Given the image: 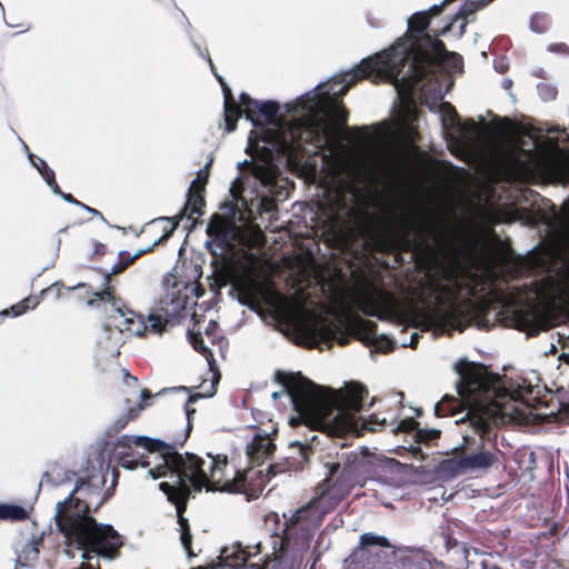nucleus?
<instances>
[{"label":"nucleus","mask_w":569,"mask_h":569,"mask_svg":"<svg viewBox=\"0 0 569 569\" xmlns=\"http://www.w3.org/2000/svg\"><path fill=\"white\" fill-rule=\"evenodd\" d=\"M443 541L446 545L447 550H450L455 547H457L458 542L448 532H442Z\"/></svg>","instance_id":"4d7b16f0"},{"label":"nucleus","mask_w":569,"mask_h":569,"mask_svg":"<svg viewBox=\"0 0 569 569\" xmlns=\"http://www.w3.org/2000/svg\"><path fill=\"white\" fill-rule=\"evenodd\" d=\"M207 232H208L209 236H213L216 233L213 221H211L208 224Z\"/></svg>","instance_id":"338daca9"},{"label":"nucleus","mask_w":569,"mask_h":569,"mask_svg":"<svg viewBox=\"0 0 569 569\" xmlns=\"http://www.w3.org/2000/svg\"><path fill=\"white\" fill-rule=\"evenodd\" d=\"M393 453L400 457H408L420 461L425 460L426 458L413 437L409 439L405 438L402 445H397L393 448Z\"/></svg>","instance_id":"a878e982"},{"label":"nucleus","mask_w":569,"mask_h":569,"mask_svg":"<svg viewBox=\"0 0 569 569\" xmlns=\"http://www.w3.org/2000/svg\"><path fill=\"white\" fill-rule=\"evenodd\" d=\"M133 447H141L149 453L157 455L159 462L149 472L153 479L171 473L184 475L187 470L191 471L192 488L201 491H224L230 493H241L246 491V476L237 472L232 480L222 482L221 476L223 468L228 465L227 456L211 457V467L209 475L203 470L204 461L193 453H179L176 446L169 445L160 439H152L146 436H122L113 447L112 456L114 460L123 468L136 469L138 466L148 467L149 461L146 455L138 453Z\"/></svg>","instance_id":"423d86ee"},{"label":"nucleus","mask_w":569,"mask_h":569,"mask_svg":"<svg viewBox=\"0 0 569 569\" xmlns=\"http://www.w3.org/2000/svg\"><path fill=\"white\" fill-rule=\"evenodd\" d=\"M210 167V162L207 163L206 168L203 170H200L197 174V178L191 182L189 187V192H198L204 194L206 184L208 182V168Z\"/></svg>","instance_id":"ea45409f"},{"label":"nucleus","mask_w":569,"mask_h":569,"mask_svg":"<svg viewBox=\"0 0 569 569\" xmlns=\"http://www.w3.org/2000/svg\"><path fill=\"white\" fill-rule=\"evenodd\" d=\"M107 253V246L101 242L94 243L93 256L102 257Z\"/></svg>","instance_id":"13d9d810"},{"label":"nucleus","mask_w":569,"mask_h":569,"mask_svg":"<svg viewBox=\"0 0 569 569\" xmlns=\"http://www.w3.org/2000/svg\"><path fill=\"white\" fill-rule=\"evenodd\" d=\"M29 518V512L18 505H0V520L23 521Z\"/></svg>","instance_id":"2f4dec72"},{"label":"nucleus","mask_w":569,"mask_h":569,"mask_svg":"<svg viewBox=\"0 0 569 569\" xmlns=\"http://www.w3.org/2000/svg\"><path fill=\"white\" fill-rule=\"evenodd\" d=\"M332 511L315 495L309 502L298 508L286 519L281 549L307 550L326 516Z\"/></svg>","instance_id":"9d476101"},{"label":"nucleus","mask_w":569,"mask_h":569,"mask_svg":"<svg viewBox=\"0 0 569 569\" xmlns=\"http://www.w3.org/2000/svg\"><path fill=\"white\" fill-rule=\"evenodd\" d=\"M537 312L533 308H516L512 311L511 318L515 327L519 330H527L535 326L537 321Z\"/></svg>","instance_id":"393cba45"},{"label":"nucleus","mask_w":569,"mask_h":569,"mask_svg":"<svg viewBox=\"0 0 569 569\" xmlns=\"http://www.w3.org/2000/svg\"><path fill=\"white\" fill-rule=\"evenodd\" d=\"M144 409L142 403H138L134 407H131L127 410L126 413L121 415L110 426V431L113 433L120 432L124 429L130 421L136 420L140 412Z\"/></svg>","instance_id":"7c9ffc66"},{"label":"nucleus","mask_w":569,"mask_h":569,"mask_svg":"<svg viewBox=\"0 0 569 569\" xmlns=\"http://www.w3.org/2000/svg\"><path fill=\"white\" fill-rule=\"evenodd\" d=\"M465 405V400L460 397L443 396L442 399L436 405L435 413L438 417L455 416L459 412Z\"/></svg>","instance_id":"b1692460"},{"label":"nucleus","mask_w":569,"mask_h":569,"mask_svg":"<svg viewBox=\"0 0 569 569\" xmlns=\"http://www.w3.org/2000/svg\"><path fill=\"white\" fill-rule=\"evenodd\" d=\"M112 312L107 317V328L108 330L116 329L120 332H127L132 336H141L142 328L139 323L137 327L126 326V306L122 303H117L112 306Z\"/></svg>","instance_id":"5701e85b"},{"label":"nucleus","mask_w":569,"mask_h":569,"mask_svg":"<svg viewBox=\"0 0 569 569\" xmlns=\"http://www.w3.org/2000/svg\"><path fill=\"white\" fill-rule=\"evenodd\" d=\"M393 569H435V567L423 552L406 551L393 546Z\"/></svg>","instance_id":"6ab92c4d"},{"label":"nucleus","mask_w":569,"mask_h":569,"mask_svg":"<svg viewBox=\"0 0 569 569\" xmlns=\"http://www.w3.org/2000/svg\"><path fill=\"white\" fill-rule=\"evenodd\" d=\"M289 449V456L269 466L268 475L274 477L280 473L301 471L313 453L312 445L301 441H292Z\"/></svg>","instance_id":"f3484780"},{"label":"nucleus","mask_w":569,"mask_h":569,"mask_svg":"<svg viewBox=\"0 0 569 569\" xmlns=\"http://www.w3.org/2000/svg\"><path fill=\"white\" fill-rule=\"evenodd\" d=\"M89 558L88 559H84L82 557V559L84 560L83 562L80 563V566L76 569H101L100 568V563H99V560L97 559L96 563H92L91 560L97 557L99 558L100 556H97L94 552H90L89 555Z\"/></svg>","instance_id":"864d4df0"},{"label":"nucleus","mask_w":569,"mask_h":569,"mask_svg":"<svg viewBox=\"0 0 569 569\" xmlns=\"http://www.w3.org/2000/svg\"><path fill=\"white\" fill-rule=\"evenodd\" d=\"M299 332L309 340V348H319V343L331 346L333 341L346 347L356 339L365 346L373 347L376 351L391 352V338L377 336V323L351 310L338 313L333 320L321 318L313 322H303Z\"/></svg>","instance_id":"0eeeda50"},{"label":"nucleus","mask_w":569,"mask_h":569,"mask_svg":"<svg viewBox=\"0 0 569 569\" xmlns=\"http://www.w3.org/2000/svg\"><path fill=\"white\" fill-rule=\"evenodd\" d=\"M467 469L465 466L463 457L443 459L439 463V472L446 478H455L458 475L465 473Z\"/></svg>","instance_id":"bb28decb"},{"label":"nucleus","mask_w":569,"mask_h":569,"mask_svg":"<svg viewBox=\"0 0 569 569\" xmlns=\"http://www.w3.org/2000/svg\"><path fill=\"white\" fill-rule=\"evenodd\" d=\"M39 541L32 540L26 543L18 555L17 558V565L27 567L30 565V562H33L39 557V548H38Z\"/></svg>","instance_id":"72a5a7b5"},{"label":"nucleus","mask_w":569,"mask_h":569,"mask_svg":"<svg viewBox=\"0 0 569 569\" xmlns=\"http://www.w3.org/2000/svg\"><path fill=\"white\" fill-rule=\"evenodd\" d=\"M412 253L417 266L425 271L421 283V312L428 328L440 331L462 332L470 325L488 328L490 303L487 299L473 300L478 276L455 257L439 256V248L429 241L435 226L427 218L416 222Z\"/></svg>","instance_id":"f03ea898"},{"label":"nucleus","mask_w":569,"mask_h":569,"mask_svg":"<svg viewBox=\"0 0 569 569\" xmlns=\"http://www.w3.org/2000/svg\"><path fill=\"white\" fill-rule=\"evenodd\" d=\"M62 289H63V284H61L59 282L52 283L50 287H48L41 291V298L46 299V298L52 296L53 298L58 299L62 293Z\"/></svg>","instance_id":"8fccbe9b"},{"label":"nucleus","mask_w":569,"mask_h":569,"mask_svg":"<svg viewBox=\"0 0 569 569\" xmlns=\"http://www.w3.org/2000/svg\"><path fill=\"white\" fill-rule=\"evenodd\" d=\"M337 462H326V478L316 487L315 495L329 509L335 510L361 483L360 471L363 458L353 451L342 452Z\"/></svg>","instance_id":"1a4fd4ad"},{"label":"nucleus","mask_w":569,"mask_h":569,"mask_svg":"<svg viewBox=\"0 0 569 569\" xmlns=\"http://www.w3.org/2000/svg\"><path fill=\"white\" fill-rule=\"evenodd\" d=\"M419 428V422L413 418H405L402 419L398 427L393 429V436L403 435L405 438H412V433L416 432Z\"/></svg>","instance_id":"4c0bfd02"},{"label":"nucleus","mask_w":569,"mask_h":569,"mask_svg":"<svg viewBox=\"0 0 569 569\" xmlns=\"http://www.w3.org/2000/svg\"><path fill=\"white\" fill-rule=\"evenodd\" d=\"M391 542L387 537L366 532L360 536L359 545L345 560L347 569H391L388 549Z\"/></svg>","instance_id":"9b49d317"},{"label":"nucleus","mask_w":569,"mask_h":569,"mask_svg":"<svg viewBox=\"0 0 569 569\" xmlns=\"http://www.w3.org/2000/svg\"><path fill=\"white\" fill-rule=\"evenodd\" d=\"M233 558L236 559V561L230 563V566H232V567L244 566L249 561L250 552L240 548L237 552L233 553Z\"/></svg>","instance_id":"603ef678"},{"label":"nucleus","mask_w":569,"mask_h":569,"mask_svg":"<svg viewBox=\"0 0 569 569\" xmlns=\"http://www.w3.org/2000/svg\"><path fill=\"white\" fill-rule=\"evenodd\" d=\"M440 110L442 114L450 119L451 126L453 123H459V114L457 113L456 108L450 102H442L440 104Z\"/></svg>","instance_id":"09e8293b"},{"label":"nucleus","mask_w":569,"mask_h":569,"mask_svg":"<svg viewBox=\"0 0 569 569\" xmlns=\"http://www.w3.org/2000/svg\"><path fill=\"white\" fill-rule=\"evenodd\" d=\"M538 93L543 101H550L557 97V88L549 83H539L537 86Z\"/></svg>","instance_id":"49530a36"},{"label":"nucleus","mask_w":569,"mask_h":569,"mask_svg":"<svg viewBox=\"0 0 569 569\" xmlns=\"http://www.w3.org/2000/svg\"><path fill=\"white\" fill-rule=\"evenodd\" d=\"M393 395L399 397L398 402H399L400 407L403 408L402 401H403V398H405V393L402 391H397V392L393 391Z\"/></svg>","instance_id":"69168bd1"},{"label":"nucleus","mask_w":569,"mask_h":569,"mask_svg":"<svg viewBox=\"0 0 569 569\" xmlns=\"http://www.w3.org/2000/svg\"><path fill=\"white\" fill-rule=\"evenodd\" d=\"M441 431L439 429H421L418 428L412 437L420 447L421 445L430 446L436 443V441L440 438Z\"/></svg>","instance_id":"c9c22d12"},{"label":"nucleus","mask_w":569,"mask_h":569,"mask_svg":"<svg viewBox=\"0 0 569 569\" xmlns=\"http://www.w3.org/2000/svg\"><path fill=\"white\" fill-rule=\"evenodd\" d=\"M430 23V14L416 12L408 19L406 33L393 41V246H398V133L418 120L416 87L446 53L445 42L438 39L440 33L428 32Z\"/></svg>","instance_id":"7ed1b4c3"},{"label":"nucleus","mask_w":569,"mask_h":569,"mask_svg":"<svg viewBox=\"0 0 569 569\" xmlns=\"http://www.w3.org/2000/svg\"><path fill=\"white\" fill-rule=\"evenodd\" d=\"M218 323L213 320L209 321L206 327L204 333L212 345L224 342V337L218 335Z\"/></svg>","instance_id":"a18cd8bd"},{"label":"nucleus","mask_w":569,"mask_h":569,"mask_svg":"<svg viewBox=\"0 0 569 569\" xmlns=\"http://www.w3.org/2000/svg\"><path fill=\"white\" fill-rule=\"evenodd\" d=\"M418 339H419V335L417 332H413L411 335V342H410L411 348H416V346L418 345Z\"/></svg>","instance_id":"0e129e2a"},{"label":"nucleus","mask_w":569,"mask_h":569,"mask_svg":"<svg viewBox=\"0 0 569 569\" xmlns=\"http://www.w3.org/2000/svg\"><path fill=\"white\" fill-rule=\"evenodd\" d=\"M150 397H151V395H150V391L148 389H143L141 391V398H142L143 401L149 399Z\"/></svg>","instance_id":"774afa93"},{"label":"nucleus","mask_w":569,"mask_h":569,"mask_svg":"<svg viewBox=\"0 0 569 569\" xmlns=\"http://www.w3.org/2000/svg\"><path fill=\"white\" fill-rule=\"evenodd\" d=\"M46 182L48 183V186H50V187H51V189H52V191H53L54 193L60 194V196H61V193H63V191H61V189H60L59 184H58V183H57V181H56V176L53 177V181L48 180V181H46Z\"/></svg>","instance_id":"680f3d73"},{"label":"nucleus","mask_w":569,"mask_h":569,"mask_svg":"<svg viewBox=\"0 0 569 569\" xmlns=\"http://www.w3.org/2000/svg\"><path fill=\"white\" fill-rule=\"evenodd\" d=\"M240 104L242 107V113L246 114V118L250 120L254 126L260 123V119H258V104L259 101L252 99L248 93L242 92L239 97Z\"/></svg>","instance_id":"473e14b6"},{"label":"nucleus","mask_w":569,"mask_h":569,"mask_svg":"<svg viewBox=\"0 0 569 569\" xmlns=\"http://www.w3.org/2000/svg\"><path fill=\"white\" fill-rule=\"evenodd\" d=\"M550 24L549 18L546 14L536 13L530 20V28L538 33H543L548 30Z\"/></svg>","instance_id":"c03bdc74"},{"label":"nucleus","mask_w":569,"mask_h":569,"mask_svg":"<svg viewBox=\"0 0 569 569\" xmlns=\"http://www.w3.org/2000/svg\"><path fill=\"white\" fill-rule=\"evenodd\" d=\"M189 341L192 348L202 355L208 361L209 366L212 367L214 363L213 353L208 346L204 345L202 333L200 331L189 330L188 331Z\"/></svg>","instance_id":"c85d7f7f"},{"label":"nucleus","mask_w":569,"mask_h":569,"mask_svg":"<svg viewBox=\"0 0 569 569\" xmlns=\"http://www.w3.org/2000/svg\"><path fill=\"white\" fill-rule=\"evenodd\" d=\"M382 313H383V316L381 318L391 320V295L390 293L386 295Z\"/></svg>","instance_id":"6e6d98bb"},{"label":"nucleus","mask_w":569,"mask_h":569,"mask_svg":"<svg viewBox=\"0 0 569 569\" xmlns=\"http://www.w3.org/2000/svg\"><path fill=\"white\" fill-rule=\"evenodd\" d=\"M106 475L91 470L77 480L73 490L56 506L54 522L68 548L82 551L84 559L90 552L113 559L122 547L121 536L111 525L99 523L96 513L112 496L103 491Z\"/></svg>","instance_id":"20e7f679"},{"label":"nucleus","mask_w":569,"mask_h":569,"mask_svg":"<svg viewBox=\"0 0 569 569\" xmlns=\"http://www.w3.org/2000/svg\"><path fill=\"white\" fill-rule=\"evenodd\" d=\"M39 301L37 300V298H33V297H27L24 299H22L21 301H19L18 303L11 306L9 309H4L2 311H0V323L8 317V316H13V317H19L21 315H23L24 312H27L29 309H33L38 306Z\"/></svg>","instance_id":"cd10ccee"},{"label":"nucleus","mask_w":569,"mask_h":569,"mask_svg":"<svg viewBox=\"0 0 569 569\" xmlns=\"http://www.w3.org/2000/svg\"><path fill=\"white\" fill-rule=\"evenodd\" d=\"M362 80L375 84L391 83V46L362 59L352 69L319 84L317 92L308 93L297 103L309 113L306 121L296 123L280 138V151L296 156L307 144L332 149L342 140L341 131L348 130L357 148V156L347 167L348 192L383 189V251L391 253V114L383 121L362 127H347L349 112L342 97Z\"/></svg>","instance_id":"f257e3e1"},{"label":"nucleus","mask_w":569,"mask_h":569,"mask_svg":"<svg viewBox=\"0 0 569 569\" xmlns=\"http://www.w3.org/2000/svg\"><path fill=\"white\" fill-rule=\"evenodd\" d=\"M242 114V107L237 101L224 102V122L226 131L232 132L237 128L239 118Z\"/></svg>","instance_id":"c756f323"},{"label":"nucleus","mask_w":569,"mask_h":569,"mask_svg":"<svg viewBox=\"0 0 569 569\" xmlns=\"http://www.w3.org/2000/svg\"><path fill=\"white\" fill-rule=\"evenodd\" d=\"M76 476L77 473L74 471L63 468L58 462H51L41 477L39 488L43 485L59 487L66 482L72 481Z\"/></svg>","instance_id":"4be33fe9"},{"label":"nucleus","mask_w":569,"mask_h":569,"mask_svg":"<svg viewBox=\"0 0 569 569\" xmlns=\"http://www.w3.org/2000/svg\"><path fill=\"white\" fill-rule=\"evenodd\" d=\"M279 112V104L276 101H264L259 102L258 104V119L260 117L268 123H271L276 120L277 114Z\"/></svg>","instance_id":"e433bc0d"},{"label":"nucleus","mask_w":569,"mask_h":569,"mask_svg":"<svg viewBox=\"0 0 569 569\" xmlns=\"http://www.w3.org/2000/svg\"><path fill=\"white\" fill-rule=\"evenodd\" d=\"M33 164L38 169L44 181H53V177L56 176V173L43 159L38 158V162H33Z\"/></svg>","instance_id":"de8ad7c7"},{"label":"nucleus","mask_w":569,"mask_h":569,"mask_svg":"<svg viewBox=\"0 0 569 569\" xmlns=\"http://www.w3.org/2000/svg\"><path fill=\"white\" fill-rule=\"evenodd\" d=\"M455 369L459 375L456 385L458 396L465 400L468 408L467 421L483 437L492 421L493 413L489 405L496 399L500 377L491 372L486 365L468 360L458 361Z\"/></svg>","instance_id":"6e6552de"},{"label":"nucleus","mask_w":569,"mask_h":569,"mask_svg":"<svg viewBox=\"0 0 569 569\" xmlns=\"http://www.w3.org/2000/svg\"><path fill=\"white\" fill-rule=\"evenodd\" d=\"M447 59L448 62L450 63V66L452 67V69H455L456 71H459V72H462L463 71V58L461 54L457 53V52H448L446 50V53L440 58L439 62L432 68L435 69L436 67H438L439 64H441V62ZM433 70H431L432 72Z\"/></svg>","instance_id":"37998d69"},{"label":"nucleus","mask_w":569,"mask_h":569,"mask_svg":"<svg viewBox=\"0 0 569 569\" xmlns=\"http://www.w3.org/2000/svg\"><path fill=\"white\" fill-rule=\"evenodd\" d=\"M138 323L142 327L140 328L142 336L147 330H150L154 333H161L162 331H164L167 325L169 323V320L162 318V316L160 315H150L148 317L147 325L139 315L126 308V326L137 327Z\"/></svg>","instance_id":"aec40b11"},{"label":"nucleus","mask_w":569,"mask_h":569,"mask_svg":"<svg viewBox=\"0 0 569 569\" xmlns=\"http://www.w3.org/2000/svg\"><path fill=\"white\" fill-rule=\"evenodd\" d=\"M81 208L86 209L87 211L91 212L92 214L94 216H99L100 218H103L102 217V213L100 211H98L97 209H93V208H90L88 207L87 204L83 203V206H80Z\"/></svg>","instance_id":"e2e57ef3"},{"label":"nucleus","mask_w":569,"mask_h":569,"mask_svg":"<svg viewBox=\"0 0 569 569\" xmlns=\"http://www.w3.org/2000/svg\"><path fill=\"white\" fill-rule=\"evenodd\" d=\"M61 197L62 199H64L67 202L69 203H73V204H77V206H83L82 202H80L79 200H77L71 193H61Z\"/></svg>","instance_id":"bf43d9fd"},{"label":"nucleus","mask_w":569,"mask_h":569,"mask_svg":"<svg viewBox=\"0 0 569 569\" xmlns=\"http://www.w3.org/2000/svg\"><path fill=\"white\" fill-rule=\"evenodd\" d=\"M264 188L267 189V192L269 194L268 196H263L261 198V200H260V209L262 211L270 212V211L277 209V201L278 200H280L281 198H286L287 197V191H286V189L282 186H279L278 183H277V188L274 190L282 191L281 196L269 191L268 187H264Z\"/></svg>","instance_id":"f704fd0d"},{"label":"nucleus","mask_w":569,"mask_h":569,"mask_svg":"<svg viewBox=\"0 0 569 569\" xmlns=\"http://www.w3.org/2000/svg\"><path fill=\"white\" fill-rule=\"evenodd\" d=\"M452 127L457 128L460 134L466 139L478 134L480 130L479 126L472 119H469L465 122H461L459 119V123H453Z\"/></svg>","instance_id":"79ce46f5"},{"label":"nucleus","mask_w":569,"mask_h":569,"mask_svg":"<svg viewBox=\"0 0 569 569\" xmlns=\"http://www.w3.org/2000/svg\"><path fill=\"white\" fill-rule=\"evenodd\" d=\"M276 450L273 439L269 435L257 433L246 447V453L252 466H261Z\"/></svg>","instance_id":"a211bd4d"},{"label":"nucleus","mask_w":569,"mask_h":569,"mask_svg":"<svg viewBox=\"0 0 569 569\" xmlns=\"http://www.w3.org/2000/svg\"><path fill=\"white\" fill-rule=\"evenodd\" d=\"M532 392L533 386L526 379H522L520 383H517L516 387L512 388V398L528 405V401L525 398L527 396H531Z\"/></svg>","instance_id":"a19ab883"},{"label":"nucleus","mask_w":569,"mask_h":569,"mask_svg":"<svg viewBox=\"0 0 569 569\" xmlns=\"http://www.w3.org/2000/svg\"><path fill=\"white\" fill-rule=\"evenodd\" d=\"M190 486L192 487V480L191 471L189 470H187L184 475H176L172 482L162 481L159 483V489L176 507L181 545L188 557L191 558L194 557L196 553L192 550V535L189 520L184 517L187 505L191 495Z\"/></svg>","instance_id":"f8f14e48"},{"label":"nucleus","mask_w":569,"mask_h":569,"mask_svg":"<svg viewBox=\"0 0 569 569\" xmlns=\"http://www.w3.org/2000/svg\"><path fill=\"white\" fill-rule=\"evenodd\" d=\"M256 158L259 162L244 161L243 163L251 166L253 177L260 181L262 187H268L269 191L281 196L282 191L274 190L280 172L278 166L273 162L272 150L267 147H261L257 149Z\"/></svg>","instance_id":"dca6fc26"},{"label":"nucleus","mask_w":569,"mask_h":569,"mask_svg":"<svg viewBox=\"0 0 569 569\" xmlns=\"http://www.w3.org/2000/svg\"><path fill=\"white\" fill-rule=\"evenodd\" d=\"M216 77L221 86L224 102L234 101L236 99L232 94V91L229 88V86L224 82L223 78L218 74H216Z\"/></svg>","instance_id":"5fc2aeb1"},{"label":"nucleus","mask_w":569,"mask_h":569,"mask_svg":"<svg viewBox=\"0 0 569 569\" xmlns=\"http://www.w3.org/2000/svg\"><path fill=\"white\" fill-rule=\"evenodd\" d=\"M475 435L478 437V441L475 437L465 435L463 436V449H471V446L476 445V452L463 456V461L467 471L485 470L492 467L498 461L497 452L499 451L496 443L490 442L488 446L486 440L490 441L492 432V421H490L489 431L482 437L480 432L473 429Z\"/></svg>","instance_id":"4468645a"},{"label":"nucleus","mask_w":569,"mask_h":569,"mask_svg":"<svg viewBox=\"0 0 569 569\" xmlns=\"http://www.w3.org/2000/svg\"><path fill=\"white\" fill-rule=\"evenodd\" d=\"M278 381L287 389L299 418L321 428L328 436H360L361 430H373L358 416L369 393L362 383L350 381L342 389L333 390L316 385L300 372L278 373Z\"/></svg>","instance_id":"39448f33"},{"label":"nucleus","mask_w":569,"mask_h":569,"mask_svg":"<svg viewBox=\"0 0 569 569\" xmlns=\"http://www.w3.org/2000/svg\"><path fill=\"white\" fill-rule=\"evenodd\" d=\"M204 207H206V199L204 194L196 192H189L187 193V201L181 210V212L173 217L169 218L173 222H177L179 224L180 220L183 217H187L189 220H192L191 227H194L197 224V220L192 219L193 214L202 216L204 213Z\"/></svg>","instance_id":"412c9836"},{"label":"nucleus","mask_w":569,"mask_h":569,"mask_svg":"<svg viewBox=\"0 0 569 569\" xmlns=\"http://www.w3.org/2000/svg\"><path fill=\"white\" fill-rule=\"evenodd\" d=\"M399 287H400L399 280L393 274V300H392V303H393V323H397V325H401L400 317H399V301H398V299L396 297V290L399 289Z\"/></svg>","instance_id":"3c124183"},{"label":"nucleus","mask_w":569,"mask_h":569,"mask_svg":"<svg viewBox=\"0 0 569 569\" xmlns=\"http://www.w3.org/2000/svg\"><path fill=\"white\" fill-rule=\"evenodd\" d=\"M559 415L561 416L562 419H569V403H560Z\"/></svg>","instance_id":"052dcab7"},{"label":"nucleus","mask_w":569,"mask_h":569,"mask_svg":"<svg viewBox=\"0 0 569 569\" xmlns=\"http://www.w3.org/2000/svg\"><path fill=\"white\" fill-rule=\"evenodd\" d=\"M92 296L93 298L88 301L89 305H93L96 301L104 300L110 301L112 306H116L117 303L121 302V299L114 296L113 288L110 286V283L104 284V289H102L101 291L93 292Z\"/></svg>","instance_id":"58836bf2"},{"label":"nucleus","mask_w":569,"mask_h":569,"mask_svg":"<svg viewBox=\"0 0 569 569\" xmlns=\"http://www.w3.org/2000/svg\"><path fill=\"white\" fill-rule=\"evenodd\" d=\"M158 221L163 223L162 227V234L156 239L151 246L147 247L146 249H140L136 253L131 254L129 251H120L118 253V261L114 263L110 271L104 272V281L103 284H108L111 282V277L122 273L124 270H127L131 264H133L140 257L151 252L153 248L164 241H167L174 230L178 227L177 222H173L170 219H167V217L159 218Z\"/></svg>","instance_id":"2eb2a0df"},{"label":"nucleus","mask_w":569,"mask_h":569,"mask_svg":"<svg viewBox=\"0 0 569 569\" xmlns=\"http://www.w3.org/2000/svg\"><path fill=\"white\" fill-rule=\"evenodd\" d=\"M239 302L251 310H259L261 305L272 308L277 313L283 315L290 308V300L287 296L274 289L270 283L248 278L241 281L238 287Z\"/></svg>","instance_id":"ddd939ff"}]
</instances>
